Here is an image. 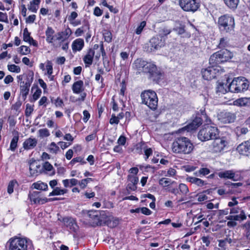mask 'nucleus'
Segmentation results:
<instances>
[{"mask_svg": "<svg viewBox=\"0 0 250 250\" xmlns=\"http://www.w3.org/2000/svg\"><path fill=\"white\" fill-rule=\"evenodd\" d=\"M172 151L176 154H189L194 149L191 141L185 137L176 138L171 146Z\"/></svg>", "mask_w": 250, "mask_h": 250, "instance_id": "f257e3e1", "label": "nucleus"}, {"mask_svg": "<svg viewBox=\"0 0 250 250\" xmlns=\"http://www.w3.org/2000/svg\"><path fill=\"white\" fill-rule=\"evenodd\" d=\"M8 243V250H34L32 242L26 238H11Z\"/></svg>", "mask_w": 250, "mask_h": 250, "instance_id": "f03ea898", "label": "nucleus"}, {"mask_svg": "<svg viewBox=\"0 0 250 250\" xmlns=\"http://www.w3.org/2000/svg\"><path fill=\"white\" fill-rule=\"evenodd\" d=\"M249 83L243 77L234 78L228 86L229 91L233 93L244 92L248 89Z\"/></svg>", "mask_w": 250, "mask_h": 250, "instance_id": "7ed1b4c3", "label": "nucleus"}, {"mask_svg": "<svg viewBox=\"0 0 250 250\" xmlns=\"http://www.w3.org/2000/svg\"><path fill=\"white\" fill-rule=\"evenodd\" d=\"M218 134V129L216 127L207 125H205L199 131L198 134V138L202 141H206L214 139L217 137Z\"/></svg>", "mask_w": 250, "mask_h": 250, "instance_id": "20e7f679", "label": "nucleus"}, {"mask_svg": "<svg viewBox=\"0 0 250 250\" xmlns=\"http://www.w3.org/2000/svg\"><path fill=\"white\" fill-rule=\"evenodd\" d=\"M141 97L142 103L146 105L152 110H155L158 105V98L156 93L148 90L142 92Z\"/></svg>", "mask_w": 250, "mask_h": 250, "instance_id": "39448f33", "label": "nucleus"}, {"mask_svg": "<svg viewBox=\"0 0 250 250\" xmlns=\"http://www.w3.org/2000/svg\"><path fill=\"white\" fill-rule=\"evenodd\" d=\"M202 117L196 116L192 121L182 128L183 130H186L188 132L191 131L196 130L202 124L203 121L204 120L208 124L211 122L210 120L208 118L205 113L204 109H201L200 110Z\"/></svg>", "mask_w": 250, "mask_h": 250, "instance_id": "423d86ee", "label": "nucleus"}, {"mask_svg": "<svg viewBox=\"0 0 250 250\" xmlns=\"http://www.w3.org/2000/svg\"><path fill=\"white\" fill-rule=\"evenodd\" d=\"M220 30L229 32L233 30L234 27V20L233 18L228 15L221 16L218 21Z\"/></svg>", "mask_w": 250, "mask_h": 250, "instance_id": "0eeeda50", "label": "nucleus"}, {"mask_svg": "<svg viewBox=\"0 0 250 250\" xmlns=\"http://www.w3.org/2000/svg\"><path fill=\"white\" fill-rule=\"evenodd\" d=\"M179 5L184 11L196 12L200 7L198 0H179Z\"/></svg>", "mask_w": 250, "mask_h": 250, "instance_id": "6e6552de", "label": "nucleus"}, {"mask_svg": "<svg viewBox=\"0 0 250 250\" xmlns=\"http://www.w3.org/2000/svg\"><path fill=\"white\" fill-rule=\"evenodd\" d=\"M214 141L210 146V150L213 153L221 152L228 145V142L224 137L214 139Z\"/></svg>", "mask_w": 250, "mask_h": 250, "instance_id": "1a4fd4ad", "label": "nucleus"}, {"mask_svg": "<svg viewBox=\"0 0 250 250\" xmlns=\"http://www.w3.org/2000/svg\"><path fill=\"white\" fill-rule=\"evenodd\" d=\"M165 44V40L164 39L158 37H153L149 41L147 51L149 52H154L163 47Z\"/></svg>", "mask_w": 250, "mask_h": 250, "instance_id": "9d476101", "label": "nucleus"}, {"mask_svg": "<svg viewBox=\"0 0 250 250\" xmlns=\"http://www.w3.org/2000/svg\"><path fill=\"white\" fill-rule=\"evenodd\" d=\"M28 198L31 202L35 204H43L48 202V199L39 191H35L30 192L28 194Z\"/></svg>", "mask_w": 250, "mask_h": 250, "instance_id": "9b49d317", "label": "nucleus"}, {"mask_svg": "<svg viewBox=\"0 0 250 250\" xmlns=\"http://www.w3.org/2000/svg\"><path fill=\"white\" fill-rule=\"evenodd\" d=\"M145 73H149L150 77L154 81L160 79L161 73L157 70L156 66L151 63L148 62Z\"/></svg>", "mask_w": 250, "mask_h": 250, "instance_id": "f8f14e48", "label": "nucleus"}, {"mask_svg": "<svg viewBox=\"0 0 250 250\" xmlns=\"http://www.w3.org/2000/svg\"><path fill=\"white\" fill-rule=\"evenodd\" d=\"M72 31L70 28L67 27L64 31L59 32L56 35V40L59 42L56 44V47H60L61 46V42H63L70 36Z\"/></svg>", "mask_w": 250, "mask_h": 250, "instance_id": "ddd939ff", "label": "nucleus"}, {"mask_svg": "<svg viewBox=\"0 0 250 250\" xmlns=\"http://www.w3.org/2000/svg\"><path fill=\"white\" fill-rule=\"evenodd\" d=\"M219 120L225 124L234 122L236 119V115L229 112H221L218 115Z\"/></svg>", "mask_w": 250, "mask_h": 250, "instance_id": "4468645a", "label": "nucleus"}, {"mask_svg": "<svg viewBox=\"0 0 250 250\" xmlns=\"http://www.w3.org/2000/svg\"><path fill=\"white\" fill-rule=\"evenodd\" d=\"M136 150L139 154L144 153L145 159L147 160L148 157L152 154V149L148 147V146L144 143H141L137 145Z\"/></svg>", "mask_w": 250, "mask_h": 250, "instance_id": "2eb2a0df", "label": "nucleus"}, {"mask_svg": "<svg viewBox=\"0 0 250 250\" xmlns=\"http://www.w3.org/2000/svg\"><path fill=\"white\" fill-rule=\"evenodd\" d=\"M58 220L63 223L65 227L72 231H75L78 229L76 220L71 217H65L62 219L59 218Z\"/></svg>", "mask_w": 250, "mask_h": 250, "instance_id": "dca6fc26", "label": "nucleus"}, {"mask_svg": "<svg viewBox=\"0 0 250 250\" xmlns=\"http://www.w3.org/2000/svg\"><path fill=\"white\" fill-rule=\"evenodd\" d=\"M218 70L213 67H208L202 70L203 78L206 80H210L216 77V73Z\"/></svg>", "mask_w": 250, "mask_h": 250, "instance_id": "f3484780", "label": "nucleus"}, {"mask_svg": "<svg viewBox=\"0 0 250 250\" xmlns=\"http://www.w3.org/2000/svg\"><path fill=\"white\" fill-rule=\"evenodd\" d=\"M42 167L38 161L34 160L30 164L29 170L31 176L38 175L42 172Z\"/></svg>", "mask_w": 250, "mask_h": 250, "instance_id": "a211bd4d", "label": "nucleus"}, {"mask_svg": "<svg viewBox=\"0 0 250 250\" xmlns=\"http://www.w3.org/2000/svg\"><path fill=\"white\" fill-rule=\"evenodd\" d=\"M240 154L248 156L250 154V139L240 144L237 147Z\"/></svg>", "mask_w": 250, "mask_h": 250, "instance_id": "6ab92c4d", "label": "nucleus"}, {"mask_svg": "<svg viewBox=\"0 0 250 250\" xmlns=\"http://www.w3.org/2000/svg\"><path fill=\"white\" fill-rule=\"evenodd\" d=\"M31 83L29 79H27L26 81L21 82L20 83V90L22 98L25 100L26 98L27 95H28L29 91V88L30 87Z\"/></svg>", "mask_w": 250, "mask_h": 250, "instance_id": "aec40b11", "label": "nucleus"}, {"mask_svg": "<svg viewBox=\"0 0 250 250\" xmlns=\"http://www.w3.org/2000/svg\"><path fill=\"white\" fill-rule=\"evenodd\" d=\"M148 62L141 59H137L133 63V67L137 71V72H145L146 67Z\"/></svg>", "mask_w": 250, "mask_h": 250, "instance_id": "412c9836", "label": "nucleus"}, {"mask_svg": "<svg viewBox=\"0 0 250 250\" xmlns=\"http://www.w3.org/2000/svg\"><path fill=\"white\" fill-rule=\"evenodd\" d=\"M217 53L222 62L229 61L233 57L232 53L229 50L225 49H222L217 52Z\"/></svg>", "mask_w": 250, "mask_h": 250, "instance_id": "4be33fe9", "label": "nucleus"}, {"mask_svg": "<svg viewBox=\"0 0 250 250\" xmlns=\"http://www.w3.org/2000/svg\"><path fill=\"white\" fill-rule=\"evenodd\" d=\"M54 30L51 27H48L45 31L46 41L48 43H52L56 47L57 43H55L57 40L56 35H54Z\"/></svg>", "mask_w": 250, "mask_h": 250, "instance_id": "5701e85b", "label": "nucleus"}, {"mask_svg": "<svg viewBox=\"0 0 250 250\" xmlns=\"http://www.w3.org/2000/svg\"><path fill=\"white\" fill-rule=\"evenodd\" d=\"M37 140L35 138H29L25 140L23 143V147L26 150L34 148L37 144Z\"/></svg>", "mask_w": 250, "mask_h": 250, "instance_id": "b1692460", "label": "nucleus"}, {"mask_svg": "<svg viewBox=\"0 0 250 250\" xmlns=\"http://www.w3.org/2000/svg\"><path fill=\"white\" fill-rule=\"evenodd\" d=\"M234 105L238 106H250V97H243L239 98L233 102Z\"/></svg>", "mask_w": 250, "mask_h": 250, "instance_id": "393cba45", "label": "nucleus"}, {"mask_svg": "<svg viewBox=\"0 0 250 250\" xmlns=\"http://www.w3.org/2000/svg\"><path fill=\"white\" fill-rule=\"evenodd\" d=\"M95 55V51L92 48L88 50L87 54L84 56L83 58V61L86 66H89L92 64L93 62V59Z\"/></svg>", "mask_w": 250, "mask_h": 250, "instance_id": "a878e982", "label": "nucleus"}, {"mask_svg": "<svg viewBox=\"0 0 250 250\" xmlns=\"http://www.w3.org/2000/svg\"><path fill=\"white\" fill-rule=\"evenodd\" d=\"M84 46V41L79 38L74 40L72 44V49L73 52L81 51Z\"/></svg>", "mask_w": 250, "mask_h": 250, "instance_id": "bb28decb", "label": "nucleus"}, {"mask_svg": "<svg viewBox=\"0 0 250 250\" xmlns=\"http://www.w3.org/2000/svg\"><path fill=\"white\" fill-rule=\"evenodd\" d=\"M218 175L221 178L229 179L234 181H237V179L235 178V174L232 170H226L220 172L218 173Z\"/></svg>", "mask_w": 250, "mask_h": 250, "instance_id": "cd10ccee", "label": "nucleus"}, {"mask_svg": "<svg viewBox=\"0 0 250 250\" xmlns=\"http://www.w3.org/2000/svg\"><path fill=\"white\" fill-rule=\"evenodd\" d=\"M72 89L73 93L79 94L83 90V83L80 80L75 82L72 86Z\"/></svg>", "mask_w": 250, "mask_h": 250, "instance_id": "c85d7f7f", "label": "nucleus"}, {"mask_svg": "<svg viewBox=\"0 0 250 250\" xmlns=\"http://www.w3.org/2000/svg\"><path fill=\"white\" fill-rule=\"evenodd\" d=\"M23 39L24 42H28L30 44H32L35 46L37 45L36 42L30 37V33L28 32L27 28L23 30Z\"/></svg>", "mask_w": 250, "mask_h": 250, "instance_id": "c756f323", "label": "nucleus"}, {"mask_svg": "<svg viewBox=\"0 0 250 250\" xmlns=\"http://www.w3.org/2000/svg\"><path fill=\"white\" fill-rule=\"evenodd\" d=\"M14 136L11 141L10 145V149L14 151L17 147V144L19 141V133L17 131L15 132L14 133Z\"/></svg>", "mask_w": 250, "mask_h": 250, "instance_id": "7c9ffc66", "label": "nucleus"}, {"mask_svg": "<svg viewBox=\"0 0 250 250\" xmlns=\"http://www.w3.org/2000/svg\"><path fill=\"white\" fill-rule=\"evenodd\" d=\"M32 187L36 189L44 191L47 190L48 189L47 184L41 181L34 183L32 185Z\"/></svg>", "mask_w": 250, "mask_h": 250, "instance_id": "2f4dec72", "label": "nucleus"}, {"mask_svg": "<svg viewBox=\"0 0 250 250\" xmlns=\"http://www.w3.org/2000/svg\"><path fill=\"white\" fill-rule=\"evenodd\" d=\"M187 180L189 182L194 184L198 186H203L205 184V182L203 180L194 177L188 176L187 178Z\"/></svg>", "mask_w": 250, "mask_h": 250, "instance_id": "473e14b6", "label": "nucleus"}, {"mask_svg": "<svg viewBox=\"0 0 250 250\" xmlns=\"http://www.w3.org/2000/svg\"><path fill=\"white\" fill-rule=\"evenodd\" d=\"M209 63L212 65V67L213 66L222 63L221 60L219 58L217 53L216 52L212 54L209 60Z\"/></svg>", "mask_w": 250, "mask_h": 250, "instance_id": "72a5a7b5", "label": "nucleus"}, {"mask_svg": "<svg viewBox=\"0 0 250 250\" xmlns=\"http://www.w3.org/2000/svg\"><path fill=\"white\" fill-rule=\"evenodd\" d=\"M62 182L65 188L72 187L78 184V180L74 178L63 180Z\"/></svg>", "mask_w": 250, "mask_h": 250, "instance_id": "f704fd0d", "label": "nucleus"}, {"mask_svg": "<svg viewBox=\"0 0 250 250\" xmlns=\"http://www.w3.org/2000/svg\"><path fill=\"white\" fill-rule=\"evenodd\" d=\"M67 191L68 190L66 189H61L59 187H56L49 193V196L64 195L66 193Z\"/></svg>", "mask_w": 250, "mask_h": 250, "instance_id": "c9c22d12", "label": "nucleus"}, {"mask_svg": "<svg viewBox=\"0 0 250 250\" xmlns=\"http://www.w3.org/2000/svg\"><path fill=\"white\" fill-rule=\"evenodd\" d=\"M224 1L229 8L235 9L238 4L239 0H224Z\"/></svg>", "mask_w": 250, "mask_h": 250, "instance_id": "e433bc0d", "label": "nucleus"}, {"mask_svg": "<svg viewBox=\"0 0 250 250\" xmlns=\"http://www.w3.org/2000/svg\"><path fill=\"white\" fill-rule=\"evenodd\" d=\"M174 183V181H171L170 179L167 178H162L159 181V184L163 187H168Z\"/></svg>", "mask_w": 250, "mask_h": 250, "instance_id": "4c0bfd02", "label": "nucleus"}, {"mask_svg": "<svg viewBox=\"0 0 250 250\" xmlns=\"http://www.w3.org/2000/svg\"><path fill=\"white\" fill-rule=\"evenodd\" d=\"M42 167V169L43 168L44 170L50 172L49 173L50 175L55 174V170L53 166L48 162H45Z\"/></svg>", "mask_w": 250, "mask_h": 250, "instance_id": "58836bf2", "label": "nucleus"}, {"mask_svg": "<svg viewBox=\"0 0 250 250\" xmlns=\"http://www.w3.org/2000/svg\"><path fill=\"white\" fill-rule=\"evenodd\" d=\"M171 32V30L170 29H168L167 27H164L161 28L159 31V35L160 37V38L164 39L163 37L170 34Z\"/></svg>", "mask_w": 250, "mask_h": 250, "instance_id": "ea45409f", "label": "nucleus"}, {"mask_svg": "<svg viewBox=\"0 0 250 250\" xmlns=\"http://www.w3.org/2000/svg\"><path fill=\"white\" fill-rule=\"evenodd\" d=\"M103 35L104 39V41L107 42H110L112 41V33L109 31L104 30L103 31Z\"/></svg>", "mask_w": 250, "mask_h": 250, "instance_id": "a19ab883", "label": "nucleus"}, {"mask_svg": "<svg viewBox=\"0 0 250 250\" xmlns=\"http://www.w3.org/2000/svg\"><path fill=\"white\" fill-rule=\"evenodd\" d=\"M234 221H243L246 220L247 216L245 212L243 210H240V213L239 215H234Z\"/></svg>", "mask_w": 250, "mask_h": 250, "instance_id": "79ce46f5", "label": "nucleus"}, {"mask_svg": "<svg viewBox=\"0 0 250 250\" xmlns=\"http://www.w3.org/2000/svg\"><path fill=\"white\" fill-rule=\"evenodd\" d=\"M216 92L218 93L225 94L227 92V88L223 83H219L216 87Z\"/></svg>", "mask_w": 250, "mask_h": 250, "instance_id": "37998d69", "label": "nucleus"}, {"mask_svg": "<svg viewBox=\"0 0 250 250\" xmlns=\"http://www.w3.org/2000/svg\"><path fill=\"white\" fill-rule=\"evenodd\" d=\"M178 188L180 192L183 194L186 195L189 192L188 186L185 184H179Z\"/></svg>", "mask_w": 250, "mask_h": 250, "instance_id": "c03bdc74", "label": "nucleus"}, {"mask_svg": "<svg viewBox=\"0 0 250 250\" xmlns=\"http://www.w3.org/2000/svg\"><path fill=\"white\" fill-rule=\"evenodd\" d=\"M7 68L8 70L12 72L18 73L21 71L20 67L18 65H16L15 64H8L7 65Z\"/></svg>", "mask_w": 250, "mask_h": 250, "instance_id": "a18cd8bd", "label": "nucleus"}, {"mask_svg": "<svg viewBox=\"0 0 250 250\" xmlns=\"http://www.w3.org/2000/svg\"><path fill=\"white\" fill-rule=\"evenodd\" d=\"M17 185V182L16 181H11L9 182L8 187H7V192L9 194H11L13 192L14 188L15 186Z\"/></svg>", "mask_w": 250, "mask_h": 250, "instance_id": "49530a36", "label": "nucleus"}, {"mask_svg": "<svg viewBox=\"0 0 250 250\" xmlns=\"http://www.w3.org/2000/svg\"><path fill=\"white\" fill-rule=\"evenodd\" d=\"M49 148L50 152L55 154L59 150V147L54 142L50 144Z\"/></svg>", "mask_w": 250, "mask_h": 250, "instance_id": "de8ad7c7", "label": "nucleus"}, {"mask_svg": "<svg viewBox=\"0 0 250 250\" xmlns=\"http://www.w3.org/2000/svg\"><path fill=\"white\" fill-rule=\"evenodd\" d=\"M39 136L42 137H47L50 135L49 130L47 128L41 129L39 131Z\"/></svg>", "mask_w": 250, "mask_h": 250, "instance_id": "09e8293b", "label": "nucleus"}, {"mask_svg": "<svg viewBox=\"0 0 250 250\" xmlns=\"http://www.w3.org/2000/svg\"><path fill=\"white\" fill-rule=\"evenodd\" d=\"M91 181H92L91 178H88L83 179L80 182L78 181V184L80 185V187L83 189V188H84L86 187L88 183Z\"/></svg>", "mask_w": 250, "mask_h": 250, "instance_id": "8fccbe9b", "label": "nucleus"}, {"mask_svg": "<svg viewBox=\"0 0 250 250\" xmlns=\"http://www.w3.org/2000/svg\"><path fill=\"white\" fill-rule=\"evenodd\" d=\"M46 68L47 70V74L51 76L53 73V66L51 61H47L46 62Z\"/></svg>", "mask_w": 250, "mask_h": 250, "instance_id": "3c124183", "label": "nucleus"}, {"mask_svg": "<svg viewBox=\"0 0 250 250\" xmlns=\"http://www.w3.org/2000/svg\"><path fill=\"white\" fill-rule=\"evenodd\" d=\"M228 45V41L227 38H221L220 41V43L218 45V47L220 48H225Z\"/></svg>", "mask_w": 250, "mask_h": 250, "instance_id": "603ef678", "label": "nucleus"}, {"mask_svg": "<svg viewBox=\"0 0 250 250\" xmlns=\"http://www.w3.org/2000/svg\"><path fill=\"white\" fill-rule=\"evenodd\" d=\"M42 94V90L38 87L37 88L36 91L34 93L33 95V101H36L41 96Z\"/></svg>", "mask_w": 250, "mask_h": 250, "instance_id": "864d4df0", "label": "nucleus"}, {"mask_svg": "<svg viewBox=\"0 0 250 250\" xmlns=\"http://www.w3.org/2000/svg\"><path fill=\"white\" fill-rule=\"evenodd\" d=\"M81 163L82 164H85L86 162L83 160V158L81 157H78L73 158L70 162V164L73 165L76 163Z\"/></svg>", "mask_w": 250, "mask_h": 250, "instance_id": "5fc2aeb1", "label": "nucleus"}, {"mask_svg": "<svg viewBox=\"0 0 250 250\" xmlns=\"http://www.w3.org/2000/svg\"><path fill=\"white\" fill-rule=\"evenodd\" d=\"M128 180L131 183H132V184H134L136 186L139 181L138 178L136 176L131 175H129L128 176Z\"/></svg>", "mask_w": 250, "mask_h": 250, "instance_id": "6e6d98bb", "label": "nucleus"}, {"mask_svg": "<svg viewBox=\"0 0 250 250\" xmlns=\"http://www.w3.org/2000/svg\"><path fill=\"white\" fill-rule=\"evenodd\" d=\"M30 52V50L28 47L25 45H22L20 47V53L22 55H26Z\"/></svg>", "mask_w": 250, "mask_h": 250, "instance_id": "4d7b16f0", "label": "nucleus"}, {"mask_svg": "<svg viewBox=\"0 0 250 250\" xmlns=\"http://www.w3.org/2000/svg\"><path fill=\"white\" fill-rule=\"evenodd\" d=\"M146 21H144L141 22L140 23V25L137 28V29L136 30V33L137 34H140L142 32L144 27L146 26Z\"/></svg>", "mask_w": 250, "mask_h": 250, "instance_id": "13d9d810", "label": "nucleus"}, {"mask_svg": "<svg viewBox=\"0 0 250 250\" xmlns=\"http://www.w3.org/2000/svg\"><path fill=\"white\" fill-rule=\"evenodd\" d=\"M119 122V117H117L115 115L113 114L111 118L110 119L109 123L110 124L113 125L114 124H118Z\"/></svg>", "mask_w": 250, "mask_h": 250, "instance_id": "bf43d9fd", "label": "nucleus"}, {"mask_svg": "<svg viewBox=\"0 0 250 250\" xmlns=\"http://www.w3.org/2000/svg\"><path fill=\"white\" fill-rule=\"evenodd\" d=\"M210 173V170L206 167L201 168L199 170V173L203 176L206 175Z\"/></svg>", "mask_w": 250, "mask_h": 250, "instance_id": "052dcab7", "label": "nucleus"}, {"mask_svg": "<svg viewBox=\"0 0 250 250\" xmlns=\"http://www.w3.org/2000/svg\"><path fill=\"white\" fill-rule=\"evenodd\" d=\"M48 101L47 98L45 96H43L42 97V98L40 99V100L39 102V105H43L44 106H46L47 102Z\"/></svg>", "mask_w": 250, "mask_h": 250, "instance_id": "680f3d73", "label": "nucleus"}, {"mask_svg": "<svg viewBox=\"0 0 250 250\" xmlns=\"http://www.w3.org/2000/svg\"><path fill=\"white\" fill-rule=\"evenodd\" d=\"M33 111V108L29 104L26 105L25 109V115L26 116H29Z\"/></svg>", "mask_w": 250, "mask_h": 250, "instance_id": "e2e57ef3", "label": "nucleus"}, {"mask_svg": "<svg viewBox=\"0 0 250 250\" xmlns=\"http://www.w3.org/2000/svg\"><path fill=\"white\" fill-rule=\"evenodd\" d=\"M0 21L8 22V18L6 13L0 12Z\"/></svg>", "mask_w": 250, "mask_h": 250, "instance_id": "0e129e2a", "label": "nucleus"}, {"mask_svg": "<svg viewBox=\"0 0 250 250\" xmlns=\"http://www.w3.org/2000/svg\"><path fill=\"white\" fill-rule=\"evenodd\" d=\"M54 104L57 107H62L63 105V102L60 98H57V99L55 100Z\"/></svg>", "mask_w": 250, "mask_h": 250, "instance_id": "69168bd1", "label": "nucleus"}, {"mask_svg": "<svg viewBox=\"0 0 250 250\" xmlns=\"http://www.w3.org/2000/svg\"><path fill=\"white\" fill-rule=\"evenodd\" d=\"M36 15H32L28 17L26 19V22L29 23H33L36 19Z\"/></svg>", "mask_w": 250, "mask_h": 250, "instance_id": "338daca9", "label": "nucleus"}, {"mask_svg": "<svg viewBox=\"0 0 250 250\" xmlns=\"http://www.w3.org/2000/svg\"><path fill=\"white\" fill-rule=\"evenodd\" d=\"M78 17V14L76 12H71L70 15L68 18V20L71 22L74 21Z\"/></svg>", "mask_w": 250, "mask_h": 250, "instance_id": "774afa93", "label": "nucleus"}]
</instances>
